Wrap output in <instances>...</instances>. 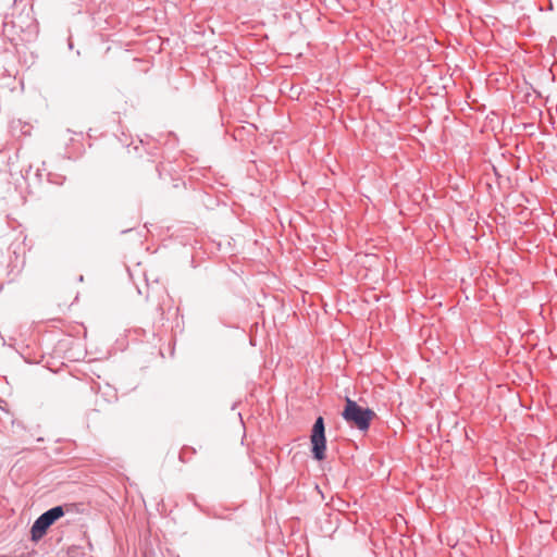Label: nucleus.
I'll return each instance as SVG.
<instances>
[{
    "label": "nucleus",
    "mask_w": 557,
    "mask_h": 557,
    "mask_svg": "<svg viewBox=\"0 0 557 557\" xmlns=\"http://www.w3.org/2000/svg\"><path fill=\"white\" fill-rule=\"evenodd\" d=\"M344 420L360 431H368L375 412L370 408L359 406L355 400L346 398L345 408L342 412Z\"/></svg>",
    "instance_id": "nucleus-1"
},
{
    "label": "nucleus",
    "mask_w": 557,
    "mask_h": 557,
    "mask_svg": "<svg viewBox=\"0 0 557 557\" xmlns=\"http://www.w3.org/2000/svg\"><path fill=\"white\" fill-rule=\"evenodd\" d=\"M2 32L3 35L14 45H18L25 40V28L17 26L13 20L4 21Z\"/></svg>",
    "instance_id": "nucleus-4"
},
{
    "label": "nucleus",
    "mask_w": 557,
    "mask_h": 557,
    "mask_svg": "<svg viewBox=\"0 0 557 557\" xmlns=\"http://www.w3.org/2000/svg\"><path fill=\"white\" fill-rule=\"evenodd\" d=\"M310 441L312 444L313 457L317 460H323L325 458L326 440L324 434V420L319 417L312 428Z\"/></svg>",
    "instance_id": "nucleus-3"
},
{
    "label": "nucleus",
    "mask_w": 557,
    "mask_h": 557,
    "mask_svg": "<svg viewBox=\"0 0 557 557\" xmlns=\"http://www.w3.org/2000/svg\"><path fill=\"white\" fill-rule=\"evenodd\" d=\"M64 510L62 506L53 507L46 512H44L40 517L36 519L30 529L32 540L37 542L45 536L47 530L51 524H53L58 519L63 517Z\"/></svg>",
    "instance_id": "nucleus-2"
},
{
    "label": "nucleus",
    "mask_w": 557,
    "mask_h": 557,
    "mask_svg": "<svg viewBox=\"0 0 557 557\" xmlns=\"http://www.w3.org/2000/svg\"><path fill=\"white\" fill-rule=\"evenodd\" d=\"M194 453V449L190 447H184L180 454V458L183 462H186L189 460L190 454Z\"/></svg>",
    "instance_id": "nucleus-5"
}]
</instances>
